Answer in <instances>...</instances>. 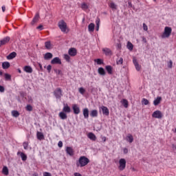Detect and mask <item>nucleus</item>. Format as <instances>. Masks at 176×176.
I'll return each mask as SVG.
<instances>
[{
  "label": "nucleus",
  "instance_id": "obj_1",
  "mask_svg": "<svg viewBox=\"0 0 176 176\" xmlns=\"http://www.w3.org/2000/svg\"><path fill=\"white\" fill-rule=\"evenodd\" d=\"M90 163V160L89 158L85 157V156H81L78 162H76V166L77 167H85V166H87Z\"/></svg>",
  "mask_w": 176,
  "mask_h": 176
},
{
  "label": "nucleus",
  "instance_id": "obj_2",
  "mask_svg": "<svg viewBox=\"0 0 176 176\" xmlns=\"http://www.w3.org/2000/svg\"><path fill=\"white\" fill-rule=\"evenodd\" d=\"M173 32V29L170 27H165L164 33L162 35V38H169L170 35H171V32Z\"/></svg>",
  "mask_w": 176,
  "mask_h": 176
},
{
  "label": "nucleus",
  "instance_id": "obj_3",
  "mask_svg": "<svg viewBox=\"0 0 176 176\" xmlns=\"http://www.w3.org/2000/svg\"><path fill=\"white\" fill-rule=\"evenodd\" d=\"M58 25L62 32H67V23L64 20L59 21Z\"/></svg>",
  "mask_w": 176,
  "mask_h": 176
},
{
  "label": "nucleus",
  "instance_id": "obj_4",
  "mask_svg": "<svg viewBox=\"0 0 176 176\" xmlns=\"http://www.w3.org/2000/svg\"><path fill=\"white\" fill-rule=\"evenodd\" d=\"M54 95L57 100H61V97H63V90H61V88H56L54 91Z\"/></svg>",
  "mask_w": 176,
  "mask_h": 176
},
{
  "label": "nucleus",
  "instance_id": "obj_5",
  "mask_svg": "<svg viewBox=\"0 0 176 176\" xmlns=\"http://www.w3.org/2000/svg\"><path fill=\"white\" fill-rule=\"evenodd\" d=\"M119 166L118 168L120 170V171H123V170H124V168H126V160L124 158H121L119 160Z\"/></svg>",
  "mask_w": 176,
  "mask_h": 176
},
{
  "label": "nucleus",
  "instance_id": "obj_6",
  "mask_svg": "<svg viewBox=\"0 0 176 176\" xmlns=\"http://www.w3.org/2000/svg\"><path fill=\"white\" fill-rule=\"evenodd\" d=\"M152 118H155V119H162V118H163V113H162V111L160 110H157L153 113Z\"/></svg>",
  "mask_w": 176,
  "mask_h": 176
},
{
  "label": "nucleus",
  "instance_id": "obj_7",
  "mask_svg": "<svg viewBox=\"0 0 176 176\" xmlns=\"http://www.w3.org/2000/svg\"><path fill=\"white\" fill-rule=\"evenodd\" d=\"M10 41V36L4 37L3 39L0 40V47L1 46H3V45H6V43H9Z\"/></svg>",
  "mask_w": 176,
  "mask_h": 176
},
{
  "label": "nucleus",
  "instance_id": "obj_8",
  "mask_svg": "<svg viewBox=\"0 0 176 176\" xmlns=\"http://www.w3.org/2000/svg\"><path fill=\"white\" fill-rule=\"evenodd\" d=\"M69 56H71L72 57H75L76 54H78V51L76 48L72 47L68 51Z\"/></svg>",
  "mask_w": 176,
  "mask_h": 176
},
{
  "label": "nucleus",
  "instance_id": "obj_9",
  "mask_svg": "<svg viewBox=\"0 0 176 176\" xmlns=\"http://www.w3.org/2000/svg\"><path fill=\"white\" fill-rule=\"evenodd\" d=\"M100 109H102L103 115H105V116H109V109H108V107L102 106Z\"/></svg>",
  "mask_w": 176,
  "mask_h": 176
},
{
  "label": "nucleus",
  "instance_id": "obj_10",
  "mask_svg": "<svg viewBox=\"0 0 176 176\" xmlns=\"http://www.w3.org/2000/svg\"><path fill=\"white\" fill-rule=\"evenodd\" d=\"M102 51L105 54V56H112V51L108 47L102 48Z\"/></svg>",
  "mask_w": 176,
  "mask_h": 176
},
{
  "label": "nucleus",
  "instance_id": "obj_11",
  "mask_svg": "<svg viewBox=\"0 0 176 176\" xmlns=\"http://www.w3.org/2000/svg\"><path fill=\"white\" fill-rule=\"evenodd\" d=\"M72 108H73L74 113H75V115H79V113H80V109H79V107H78V104H74Z\"/></svg>",
  "mask_w": 176,
  "mask_h": 176
},
{
  "label": "nucleus",
  "instance_id": "obj_12",
  "mask_svg": "<svg viewBox=\"0 0 176 176\" xmlns=\"http://www.w3.org/2000/svg\"><path fill=\"white\" fill-rule=\"evenodd\" d=\"M66 153L69 156H74V148L72 147L67 146L66 147Z\"/></svg>",
  "mask_w": 176,
  "mask_h": 176
},
{
  "label": "nucleus",
  "instance_id": "obj_13",
  "mask_svg": "<svg viewBox=\"0 0 176 176\" xmlns=\"http://www.w3.org/2000/svg\"><path fill=\"white\" fill-rule=\"evenodd\" d=\"M51 64H59L61 65V59L58 57H55L51 60Z\"/></svg>",
  "mask_w": 176,
  "mask_h": 176
},
{
  "label": "nucleus",
  "instance_id": "obj_14",
  "mask_svg": "<svg viewBox=\"0 0 176 176\" xmlns=\"http://www.w3.org/2000/svg\"><path fill=\"white\" fill-rule=\"evenodd\" d=\"M133 64L135 65V69L138 71H141V65H140V64H138L137 59L133 58Z\"/></svg>",
  "mask_w": 176,
  "mask_h": 176
},
{
  "label": "nucleus",
  "instance_id": "obj_15",
  "mask_svg": "<svg viewBox=\"0 0 176 176\" xmlns=\"http://www.w3.org/2000/svg\"><path fill=\"white\" fill-rule=\"evenodd\" d=\"M53 58V54L50 52H47L44 55V60H52Z\"/></svg>",
  "mask_w": 176,
  "mask_h": 176
},
{
  "label": "nucleus",
  "instance_id": "obj_16",
  "mask_svg": "<svg viewBox=\"0 0 176 176\" xmlns=\"http://www.w3.org/2000/svg\"><path fill=\"white\" fill-rule=\"evenodd\" d=\"M36 137H37V139L39 140V141H42V140H45V135L41 132L37 131Z\"/></svg>",
  "mask_w": 176,
  "mask_h": 176
},
{
  "label": "nucleus",
  "instance_id": "obj_17",
  "mask_svg": "<svg viewBox=\"0 0 176 176\" xmlns=\"http://www.w3.org/2000/svg\"><path fill=\"white\" fill-rule=\"evenodd\" d=\"M82 113L85 119H89V109L87 108L83 109Z\"/></svg>",
  "mask_w": 176,
  "mask_h": 176
},
{
  "label": "nucleus",
  "instance_id": "obj_18",
  "mask_svg": "<svg viewBox=\"0 0 176 176\" xmlns=\"http://www.w3.org/2000/svg\"><path fill=\"white\" fill-rule=\"evenodd\" d=\"M161 101H162V97L158 96L157 97L156 99L154 100L153 104L155 105V107H157V105L160 104Z\"/></svg>",
  "mask_w": 176,
  "mask_h": 176
},
{
  "label": "nucleus",
  "instance_id": "obj_19",
  "mask_svg": "<svg viewBox=\"0 0 176 176\" xmlns=\"http://www.w3.org/2000/svg\"><path fill=\"white\" fill-rule=\"evenodd\" d=\"M64 107L63 109V112H65V113H69L71 112V107H69V106H68V104H64Z\"/></svg>",
  "mask_w": 176,
  "mask_h": 176
},
{
  "label": "nucleus",
  "instance_id": "obj_20",
  "mask_svg": "<svg viewBox=\"0 0 176 176\" xmlns=\"http://www.w3.org/2000/svg\"><path fill=\"white\" fill-rule=\"evenodd\" d=\"M23 71L27 72V74H32V67L31 66H25L23 68Z\"/></svg>",
  "mask_w": 176,
  "mask_h": 176
},
{
  "label": "nucleus",
  "instance_id": "obj_21",
  "mask_svg": "<svg viewBox=\"0 0 176 176\" xmlns=\"http://www.w3.org/2000/svg\"><path fill=\"white\" fill-rule=\"evenodd\" d=\"M98 74H99V75H101L102 76H105L107 73L105 72V69H104V68L99 67L98 69Z\"/></svg>",
  "mask_w": 176,
  "mask_h": 176
},
{
  "label": "nucleus",
  "instance_id": "obj_22",
  "mask_svg": "<svg viewBox=\"0 0 176 176\" xmlns=\"http://www.w3.org/2000/svg\"><path fill=\"white\" fill-rule=\"evenodd\" d=\"M87 137L91 141H96V140H97V137H96V135H94L93 133H88Z\"/></svg>",
  "mask_w": 176,
  "mask_h": 176
},
{
  "label": "nucleus",
  "instance_id": "obj_23",
  "mask_svg": "<svg viewBox=\"0 0 176 176\" xmlns=\"http://www.w3.org/2000/svg\"><path fill=\"white\" fill-rule=\"evenodd\" d=\"M10 67V63L6 61L2 63L3 69H8Z\"/></svg>",
  "mask_w": 176,
  "mask_h": 176
},
{
  "label": "nucleus",
  "instance_id": "obj_24",
  "mask_svg": "<svg viewBox=\"0 0 176 176\" xmlns=\"http://www.w3.org/2000/svg\"><path fill=\"white\" fill-rule=\"evenodd\" d=\"M16 56H17V54L15 52H13L7 56V60H13Z\"/></svg>",
  "mask_w": 176,
  "mask_h": 176
},
{
  "label": "nucleus",
  "instance_id": "obj_25",
  "mask_svg": "<svg viewBox=\"0 0 176 176\" xmlns=\"http://www.w3.org/2000/svg\"><path fill=\"white\" fill-rule=\"evenodd\" d=\"M96 25H94V23H91L89 25H88V31L89 32H94V28H95Z\"/></svg>",
  "mask_w": 176,
  "mask_h": 176
},
{
  "label": "nucleus",
  "instance_id": "obj_26",
  "mask_svg": "<svg viewBox=\"0 0 176 176\" xmlns=\"http://www.w3.org/2000/svg\"><path fill=\"white\" fill-rule=\"evenodd\" d=\"M59 118H60V119H62V120H65V119H67V113H65L64 111H61L59 113Z\"/></svg>",
  "mask_w": 176,
  "mask_h": 176
},
{
  "label": "nucleus",
  "instance_id": "obj_27",
  "mask_svg": "<svg viewBox=\"0 0 176 176\" xmlns=\"http://www.w3.org/2000/svg\"><path fill=\"white\" fill-rule=\"evenodd\" d=\"M90 116L91 118H97L98 116V111L97 110L91 111Z\"/></svg>",
  "mask_w": 176,
  "mask_h": 176
},
{
  "label": "nucleus",
  "instance_id": "obj_28",
  "mask_svg": "<svg viewBox=\"0 0 176 176\" xmlns=\"http://www.w3.org/2000/svg\"><path fill=\"white\" fill-rule=\"evenodd\" d=\"M126 141L131 144L134 141V138L133 137V135L129 133L126 136Z\"/></svg>",
  "mask_w": 176,
  "mask_h": 176
},
{
  "label": "nucleus",
  "instance_id": "obj_29",
  "mask_svg": "<svg viewBox=\"0 0 176 176\" xmlns=\"http://www.w3.org/2000/svg\"><path fill=\"white\" fill-rule=\"evenodd\" d=\"M38 20H39V14H36L34 17L33 20L32 21V25H34L35 23H38Z\"/></svg>",
  "mask_w": 176,
  "mask_h": 176
},
{
  "label": "nucleus",
  "instance_id": "obj_30",
  "mask_svg": "<svg viewBox=\"0 0 176 176\" xmlns=\"http://www.w3.org/2000/svg\"><path fill=\"white\" fill-rule=\"evenodd\" d=\"M2 173L4 175H9V169L8 168V166H3V167Z\"/></svg>",
  "mask_w": 176,
  "mask_h": 176
},
{
  "label": "nucleus",
  "instance_id": "obj_31",
  "mask_svg": "<svg viewBox=\"0 0 176 176\" xmlns=\"http://www.w3.org/2000/svg\"><path fill=\"white\" fill-rule=\"evenodd\" d=\"M109 8L112 9V10H116L118 9V5H116L115 3L111 2L109 4Z\"/></svg>",
  "mask_w": 176,
  "mask_h": 176
},
{
  "label": "nucleus",
  "instance_id": "obj_32",
  "mask_svg": "<svg viewBox=\"0 0 176 176\" xmlns=\"http://www.w3.org/2000/svg\"><path fill=\"white\" fill-rule=\"evenodd\" d=\"M106 71L108 72L109 75H112V66L111 65H107L105 67Z\"/></svg>",
  "mask_w": 176,
  "mask_h": 176
},
{
  "label": "nucleus",
  "instance_id": "obj_33",
  "mask_svg": "<svg viewBox=\"0 0 176 176\" xmlns=\"http://www.w3.org/2000/svg\"><path fill=\"white\" fill-rule=\"evenodd\" d=\"M19 153L23 162H25V160H27V155L24 154V153H20V152H18L17 155H19Z\"/></svg>",
  "mask_w": 176,
  "mask_h": 176
},
{
  "label": "nucleus",
  "instance_id": "obj_34",
  "mask_svg": "<svg viewBox=\"0 0 176 176\" xmlns=\"http://www.w3.org/2000/svg\"><path fill=\"white\" fill-rule=\"evenodd\" d=\"M121 103L122 105H124V108H128L129 107V102L126 99H123L121 100Z\"/></svg>",
  "mask_w": 176,
  "mask_h": 176
},
{
  "label": "nucleus",
  "instance_id": "obj_35",
  "mask_svg": "<svg viewBox=\"0 0 176 176\" xmlns=\"http://www.w3.org/2000/svg\"><path fill=\"white\" fill-rule=\"evenodd\" d=\"M12 115L14 118H19V116H20V113L16 110H14L12 111Z\"/></svg>",
  "mask_w": 176,
  "mask_h": 176
},
{
  "label": "nucleus",
  "instance_id": "obj_36",
  "mask_svg": "<svg viewBox=\"0 0 176 176\" xmlns=\"http://www.w3.org/2000/svg\"><path fill=\"white\" fill-rule=\"evenodd\" d=\"M45 47L48 50H50L52 49V43L50 41H47L45 43Z\"/></svg>",
  "mask_w": 176,
  "mask_h": 176
},
{
  "label": "nucleus",
  "instance_id": "obj_37",
  "mask_svg": "<svg viewBox=\"0 0 176 176\" xmlns=\"http://www.w3.org/2000/svg\"><path fill=\"white\" fill-rule=\"evenodd\" d=\"M96 30L98 31V30H100V18H97L96 19Z\"/></svg>",
  "mask_w": 176,
  "mask_h": 176
},
{
  "label": "nucleus",
  "instance_id": "obj_38",
  "mask_svg": "<svg viewBox=\"0 0 176 176\" xmlns=\"http://www.w3.org/2000/svg\"><path fill=\"white\" fill-rule=\"evenodd\" d=\"M94 62L98 64V65H101L102 64H104V60L100 58H97L94 60Z\"/></svg>",
  "mask_w": 176,
  "mask_h": 176
},
{
  "label": "nucleus",
  "instance_id": "obj_39",
  "mask_svg": "<svg viewBox=\"0 0 176 176\" xmlns=\"http://www.w3.org/2000/svg\"><path fill=\"white\" fill-rule=\"evenodd\" d=\"M81 8L82 10H87V9H89V6L86 3H82L81 4Z\"/></svg>",
  "mask_w": 176,
  "mask_h": 176
},
{
  "label": "nucleus",
  "instance_id": "obj_40",
  "mask_svg": "<svg viewBox=\"0 0 176 176\" xmlns=\"http://www.w3.org/2000/svg\"><path fill=\"white\" fill-rule=\"evenodd\" d=\"M116 63L118 65H122V64H123V58H120L119 59H117Z\"/></svg>",
  "mask_w": 176,
  "mask_h": 176
},
{
  "label": "nucleus",
  "instance_id": "obj_41",
  "mask_svg": "<svg viewBox=\"0 0 176 176\" xmlns=\"http://www.w3.org/2000/svg\"><path fill=\"white\" fill-rule=\"evenodd\" d=\"M4 76L6 80H10V79H12V76L9 74H5Z\"/></svg>",
  "mask_w": 176,
  "mask_h": 176
},
{
  "label": "nucleus",
  "instance_id": "obj_42",
  "mask_svg": "<svg viewBox=\"0 0 176 176\" xmlns=\"http://www.w3.org/2000/svg\"><path fill=\"white\" fill-rule=\"evenodd\" d=\"M127 47L129 50H133V43H131V42H128Z\"/></svg>",
  "mask_w": 176,
  "mask_h": 176
},
{
  "label": "nucleus",
  "instance_id": "obj_43",
  "mask_svg": "<svg viewBox=\"0 0 176 176\" xmlns=\"http://www.w3.org/2000/svg\"><path fill=\"white\" fill-rule=\"evenodd\" d=\"M142 102L144 105H148L149 104V100H148V99L143 98Z\"/></svg>",
  "mask_w": 176,
  "mask_h": 176
},
{
  "label": "nucleus",
  "instance_id": "obj_44",
  "mask_svg": "<svg viewBox=\"0 0 176 176\" xmlns=\"http://www.w3.org/2000/svg\"><path fill=\"white\" fill-rule=\"evenodd\" d=\"M64 58L65 60H66V61H67L68 63H69L70 60H71V57L69 56V55L68 54H65L64 55Z\"/></svg>",
  "mask_w": 176,
  "mask_h": 176
},
{
  "label": "nucleus",
  "instance_id": "obj_45",
  "mask_svg": "<svg viewBox=\"0 0 176 176\" xmlns=\"http://www.w3.org/2000/svg\"><path fill=\"white\" fill-rule=\"evenodd\" d=\"M85 91H86V90L84 89L83 87L79 88V93H80V94H85Z\"/></svg>",
  "mask_w": 176,
  "mask_h": 176
},
{
  "label": "nucleus",
  "instance_id": "obj_46",
  "mask_svg": "<svg viewBox=\"0 0 176 176\" xmlns=\"http://www.w3.org/2000/svg\"><path fill=\"white\" fill-rule=\"evenodd\" d=\"M54 71L55 74H56V75H61V70L54 69Z\"/></svg>",
  "mask_w": 176,
  "mask_h": 176
},
{
  "label": "nucleus",
  "instance_id": "obj_47",
  "mask_svg": "<svg viewBox=\"0 0 176 176\" xmlns=\"http://www.w3.org/2000/svg\"><path fill=\"white\" fill-rule=\"evenodd\" d=\"M24 149H28V143L27 142H23V144Z\"/></svg>",
  "mask_w": 176,
  "mask_h": 176
},
{
  "label": "nucleus",
  "instance_id": "obj_48",
  "mask_svg": "<svg viewBox=\"0 0 176 176\" xmlns=\"http://www.w3.org/2000/svg\"><path fill=\"white\" fill-rule=\"evenodd\" d=\"M26 109H27V111H32V106L30 105V104L27 105Z\"/></svg>",
  "mask_w": 176,
  "mask_h": 176
},
{
  "label": "nucleus",
  "instance_id": "obj_49",
  "mask_svg": "<svg viewBox=\"0 0 176 176\" xmlns=\"http://www.w3.org/2000/svg\"><path fill=\"white\" fill-rule=\"evenodd\" d=\"M168 68H173V60H170L168 63Z\"/></svg>",
  "mask_w": 176,
  "mask_h": 176
},
{
  "label": "nucleus",
  "instance_id": "obj_50",
  "mask_svg": "<svg viewBox=\"0 0 176 176\" xmlns=\"http://www.w3.org/2000/svg\"><path fill=\"white\" fill-rule=\"evenodd\" d=\"M143 30L144 31H148V25H146L145 23H143Z\"/></svg>",
  "mask_w": 176,
  "mask_h": 176
},
{
  "label": "nucleus",
  "instance_id": "obj_51",
  "mask_svg": "<svg viewBox=\"0 0 176 176\" xmlns=\"http://www.w3.org/2000/svg\"><path fill=\"white\" fill-rule=\"evenodd\" d=\"M47 70L48 71L49 73H50V71H52V65H49L47 67Z\"/></svg>",
  "mask_w": 176,
  "mask_h": 176
},
{
  "label": "nucleus",
  "instance_id": "obj_52",
  "mask_svg": "<svg viewBox=\"0 0 176 176\" xmlns=\"http://www.w3.org/2000/svg\"><path fill=\"white\" fill-rule=\"evenodd\" d=\"M58 146L59 148H63V142L62 141H59L58 143Z\"/></svg>",
  "mask_w": 176,
  "mask_h": 176
},
{
  "label": "nucleus",
  "instance_id": "obj_53",
  "mask_svg": "<svg viewBox=\"0 0 176 176\" xmlns=\"http://www.w3.org/2000/svg\"><path fill=\"white\" fill-rule=\"evenodd\" d=\"M0 91L1 93H3V91H5V87H3V86L0 85Z\"/></svg>",
  "mask_w": 176,
  "mask_h": 176
},
{
  "label": "nucleus",
  "instance_id": "obj_54",
  "mask_svg": "<svg viewBox=\"0 0 176 176\" xmlns=\"http://www.w3.org/2000/svg\"><path fill=\"white\" fill-rule=\"evenodd\" d=\"M43 176H52V174L50 173H48V172H45L43 173Z\"/></svg>",
  "mask_w": 176,
  "mask_h": 176
},
{
  "label": "nucleus",
  "instance_id": "obj_55",
  "mask_svg": "<svg viewBox=\"0 0 176 176\" xmlns=\"http://www.w3.org/2000/svg\"><path fill=\"white\" fill-rule=\"evenodd\" d=\"M123 152L126 155V154L129 153V149H127V148H124L123 150Z\"/></svg>",
  "mask_w": 176,
  "mask_h": 176
},
{
  "label": "nucleus",
  "instance_id": "obj_56",
  "mask_svg": "<svg viewBox=\"0 0 176 176\" xmlns=\"http://www.w3.org/2000/svg\"><path fill=\"white\" fill-rule=\"evenodd\" d=\"M42 28H43V26L42 25H40L37 27V30H40V31H42Z\"/></svg>",
  "mask_w": 176,
  "mask_h": 176
},
{
  "label": "nucleus",
  "instance_id": "obj_57",
  "mask_svg": "<svg viewBox=\"0 0 176 176\" xmlns=\"http://www.w3.org/2000/svg\"><path fill=\"white\" fill-rule=\"evenodd\" d=\"M142 42H144V43H146V38L143 36V37H142Z\"/></svg>",
  "mask_w": 176,
  "mask_h": 176
},
{
  "label": "nucleus",
  "instance_id": "obj_58",
  "mask_svg": "<svg viewBox=\"0 0 176 176\" xmlns=\"http://www.w3.org/2000/svg\"><path fill=\"white\" fill-rule=\"evenodd\" d=\"M172 149H173V151H176V145L175 144H172Z\"/></svg>",
  "mask_w": 176,
  "mask_h": 176
},
{
  "label": "nucleus",
  "instance_id": "obj_59",
  "mask_svg": "<svg viewBox=\"0 0 176 176\" xmlns=\"http://www.w3.org/2000/svg\"><path fill=\"white\" fill-rule=\"evenodd\" d=\"M38 67H39L41 71H43V67H42V64L38 63Z\"/></svg>",
  "mask_w": 176,
  "mask_h": 176
},
{
  "label": "nucleus",
  "instance_id": "obj_60",
  "mask_svg": "<svg viewBox=\"0 0 176 176\" xmlns=\"http://www.w3.org/2000/svg\"><path fill=\"white\" fill-rule=\"evenodd\" d=\"M128 5L129 8H133V4L131 3V2L129 1Z\"/></svg>",
  "mask_w": 176,
  "mask_h": 176
},
{
  "label": "nucleus",
  "instance_id": "obj_61",
  "mask_svg": "<svg viewBox=\"0 0 176 176\" xmlns=\"http://www.w3.org/2000/svg\"><path fill=\"white\" fill-rule=\"evenodd\" d=\"M74 176H82V175L79 173H75Z\"/></svg>",
  "mask_w": 176,
  "mask_h": 176
},
{
  "label": "nucleus",
  "instance_id": "obj_62",
  "mask_svg": "<svg viewBox=\"0 0 176 176\" xmlns=\"http://www.w3.org/2000/svg\"><path fill=\"white\" fill-rule=\"evenodd\" d=\"M1 9H2V12H5V10H6V8L5 7V6H3L1 7Z\"/></svg>",
  "mask_w": 176,
  "mask_h": 176
},
{
  "label": "nucleus",
  "instance_id": "obj_63",
  "mask_svg": "<svg viewBox=\"0 0 176 176\" xmlns=\"http://www.w3.org/2000/svg\"><path fill=\"white\" fill-rule=\"evenodd\" d=\"M172 131L174 132V133H176V128L173 129H172Z\"/></svg>",
  "mask_w": 176,
  "mask_h": 176
},
{
  "label": "nucleus",
  "instance_id": "obj_64",
  "mask_svg": "<svg viewBox=\"0 0 176 176\" xmlns=\"http://www.w3.org/2000/svg\"><path fill=\"white\" fill-rule=\"evenodd\" d=\"M18 72H19V74H21V70L20 69H18Z\"/></svg>",
  "mask_w": 176,
  "mask_h": 176
}]
</instances>
